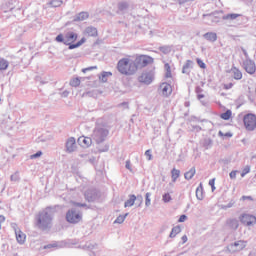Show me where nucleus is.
<instances>
[{"label":"nucleus","mask_w":256,"mask_h":256,"mask_svg":"<svg viewBox=\"0 0 256 256\" xmlns=\"http://www.w3.org/2000/svg\"><path fill=\"white\" fill-rule=\"evenodd\" d=\"M173 200V198L171 197V194L169 193H164L162 196V201L164 203H170Z\"/></svg>","instance_id":"f704fd0d"},{"label":"nucleus","mask_w":256,"mask_h":256,"mask_svg":"<svg viewBox=\"0 0 256 256\" xmlns=\"http://www.w3.org/2000/svg\"><path fill=\"white\" fill-rule=\"evenodd\" d=\"M239 221L242 223V225H245L246 227H254V225H256V217L252 214H241L239 216Z\"/></svg>","instance_id":"0eeeda50"},{"label":"nucleus","mask_w":256,"mask_h":256,"mask_svg":"<svg viewBox=\"0 0 256 256\" xmlns=\"http://www.w3.org/2000/svg\"><path fill=\"white\" fill-rule=\"evenodd\" d=\"M219 12H215L212 14H204L203 17L206 18L208 21H211L212 23H220L221 17L218 16Z\"/></svg>","instance_id":"a211bd4d"},{"label":"nucleus","mask_w":256,"mask_h":256,"mask_svg":"<svg viewBox=\"0 0 256 256\" xmlns=\"http://www.w3.org/2000/svg\"><path fill=\"white\" fill-rule=\"evenodd\" d=\"M230 207H233V203H229V204L227 205V208H228V209H230Z\"/></svg>","instance_id":"774afa93"},{"label":"nucleus","mask_w":256,"mask_h":256,"mask_svg":"<svg viewBox=\"0 0 256 256\" xmlns=\"http://www.w3.org/2000/svg\"><path fill=\"white\" fill-rule=\"evenodd\" d=\"M247 199H248L249 201H253V198H252L251 196H242V197H241V200H242V201H247Z\"/></svg>","instance_id":"6e6d98bb"},{"label":"nucleus","mask_w":256,"mask_h":256,"mask_svg":"<svg viewBox=\"0 0 256 256\" xmlns=\"http://www.w3.org/2000/svg\"><path fill=\"white\" fill-rule=\"evenodd\" d=\"M209 185H210L212 191H215V178L209 180Z\"/></svg>","instance_id":"603ef678"},{"label":"nucleus","mask_w":256,"mask_h":256,"mask_svg":"<svg viewBox=\"0 0 256 256\" xmlns=\"http://www.w3.org/2000/svg\"><path fill=\"white\" fill-rule=\"evenodd\" d=\"M196 199H198V201H203V184L202 183H200L196 189Z\"/></svg>","instance_id":"bb28decb"},{"label":"nucleus","mask_w":256,"mask_h":256,"mask_svg":"<svg viewBox=\"0 0 256 256\" xmlns=\"http://www.w3.org/2000/svg\"><path fill=\"white\" fill-rule=\"evenodd\" d=\"M193 65V61L187 60L182 68V73H184L185 75H189V73H191V70L193 69Z\"/></svg>","instance_id":"412c9836"},{"label":"nucleus","mask_w":256,"mask_h":256,"mask_svg":"<svg viewBox=\"0 0 256 256\" xmlns=\"http://www.w3.org/2000/svg\"><path fill=\"white\" fill-rule=\"evenodd\" d=\"M62 97H69V91L62 92Z\"/></svg>","instance_id":"052dcab7"},{"label":"nucleus","mask_w":256,"mask_h":256,"mask_svg":"<svg viewBox=\"0 0 256 256\" xmlns=\"http://www.w3.org/2000/svg\"><path fill=\"white\" fill-rule=\"evenodd\" d=\"M203 37L206 41H210V43H215V41H217V33L215 32H207Z\"/></svg>","instance_id":"4be33fe9"},{"label":"nucleus","mask_w":256,"mask_h":256,"mask_svg":"<svg viewBox=\"0 0 256 256\" xmlns=\"http://www.w3.org/2000/svg\"><path fill=\"white\" fill-rule=\"evenodd\" d=\"M125 167L126 169H128V171H130V173H133V168L131 167V160L126 161Z\"/></svg>","instance_id":"a18cd8bd"},{"label":"nucleus","mask_w":256,"mask_h":256,"mask_svg":"<svg viewBox=\"0 0 256 256\" xmlns=\"http://www.w3.org/2000/svg\"><path fill=\"white\" fill-rule=\"evenodd\" d=\"M226 225L233 231H237L239 229V220L237 218H230L226 221Z\"/></svg>","instance_id":"6ab92c4d"},{"label":"nucleus","mask_w":256,"mask_h":256,"mask_svg":"<svg viewBox=\"0 0 256 256\" xmlns=\"http://www.w3.org/2000/svg\"><path fill=\"white\" fill-rule=\"evenodd\" d=\"M196 93H201V89L199 87L196 88Z\"/></svg>","instance_id":"338daca9"},{"label":"nucleus","mask_w":256,"mask_h":256,"mask_svg":"<svg viewBox=\"0 0 256 256\" xmlns=\"http://www.w3.org/2000/svg\"><path fill=\"white\" fill-rule=\"evenodd\" d=\"M81 219H83V214H81V211L77 210V208H71L66 213V221L68 223L75 225L80 223Z\"/></svg>","instance_id":"39448f33"},{"label":"nucleus","mask_w":256,"mask_h":256,"mask_svg":"<svg viewBox=\"0 0 256 256\" xmlns=\"http://www.w3.org/2000/svg\"><path fill=\"white\" fill-rule=\"evenodd\" d=\"M136 201L139 202L138 207H141V205H143V196L141 195L136 196Z\"/></svg>","instance_id":"de8ad7c7"},{"label":"nucleus","mask_w":256,"mask_h":256,"mask_svg":"<svg viewBox=\"0 0 256 256\" xmlns=\"http://www.w3.org/2000/svg\"><path fill=\"white\" fill-rule=\"evenodd\" d=\"M145 205H146V207L151 206V193L150 192H147L145 195Z\"/></svg>","instance_id":"4c0bfd02"},{"label":"nucleus","mask_w":256,"mask_h":256,"mask_svg":"<svg viewBox=\"0 0 256 256\" xmlns=\"http://www.w3.org/2000/svg\"><path fill=\"white\" fill-rule=\"evenodd\" d=\"M231 72L233 74L234 79H236L237 81L243 79V73H241L240 70L237 69L236 67H233L231 69Z\"/></svg>","instance_id":"a878e982"},{"label":"nucleus","mask_w":256,"mask_h":256,"mask_svg":"<svg viewBox=\"0 0 256 256\" xmlns=\"http://www.w3.org/2000/svg\"><path fill=\"white\" fill-rule=\"evenodd\" d=\"M135 201H137V196L134 194L129 196V199L124 203V207H133L135 205Z\"/></svg>","instance_id":"393cba45"},{"label":"nucleus","mask_w":256,"mask_h":256,"mask_svg":"<svg viewBox=\"0 0 256 256\" xmlns=\"http://www.w3.org/2000/svg\"><path fill=\"white\" fill-rule=\"evenodd\" d=\"M49 5L51 7H61V5H63V1L61 0H52L49 2Z\"/></svg>","instance_id":"c9c22d12"},{"label":"nucleus","mask_w":256,"mask_h":256,"mask_svg":"<svg viewBox=\"0 0 256 256\" xmlns=\"http://www.w3.org/2000/svg\"><path fill=\"white\" fill-rule=\"evenodd\" d=\"M171 175H172V182L175 183L177 179H179V176L181 175V171L174 168L171 171Z\"/></svg>","instance_id":"2f4dec72"},{"label":"nucleus","mask_w":256,"mask_h":256,"mask_svg":"<svg viewBox=\"0 0 256 256\" xmlns=\"http://www.w3.org/2000/svg\"><path fill=\"white\" fill-rule=\"evenodd\" d=\"M71 87H79L81 85V80L79 78H74L70 81Z\"/></svg>","instance_id":"e433bc0d"},{"label":"nucleus","mask_w":256,"mask_h":256,"mask_svg":"<svg viewBox=\"0 0 256 256\" xmlns=\"http://www.w3.org/2000/svg\"><path fill=\"white\" fill-rule=\"evenodd\" d=\"M250 172H251V167L246 166L241 173V177H245V175H247V173H250Z\"/></svg>","instance_id":"c03bdc74"},{"label":"nucleus","mask_w":256,"mask_h":256,"mask_svg":"<svg viewBox=\"0 0 256 256\" xmlns=\"http://www.w3.org/2000/svg\"><path fill=\"white\" fill-rule=\"evenodd\" d=\"M129 2L127 1H121L118 3V11L117 13H119L120 15H123L125 13H127V11H129Z\"/></svg>","instance_id":"dca6fc26"},{"label":"nucleus","mask_w":256,"mask_h":256,"mask_svg":"<svg viewBox=\"0 0 256 256\" xmlns=\"http://www.w3.org/2000/svg\"><path fill=\"white\" fill-rule=\"evenodd\" d=\"M243 65H244L245 71L248 72L249 75H254L256 71L255 62H253L251 59H246Z\"/></svg>","instance_id":"f8f14e48"},{"label":"nucleus","mask_w":256,"mask_h":256,"mask_svg":"<svg viewBox=\"0 0 256 256\" xmlns=\"http://www.w3.org/2000/svg\"><path fill=\"white\" fill-rule=\"evenodd\" d=\"M150 62H151V57L149 56H145V55L137 56L134 60L136 71L137 69H143V67H147V65H149Z\"/></svg>","instance_id":"1a4fd4ad"},{"label":"nucleus","mask_w":256,"mask_h":256,"mask_svg":"<svg viewBox=\"0 0 256 256\" xmlns=\"http://www.w3.org/2000/svg\"><path fill=\"white\" fill-rule=\"evenodd\" d=\"M72 204H73L75 207H87V204H85V203L72 202Z\"/></svg>","instance_id":"864d4df0"},{"label":"nucleus","mask_w":256,"mask_h":256,"mask_svg":"<svg viewBox=\"0 0 256 256\" xmlns=\"http://www.w3.org/2000/svg\"><path fill=\"white\" fill-rule=\"evenodd\" d=\"M95 69H97V66H90V67L84 68V69L82 70V72H83V73H87V71H93V70H95Z\"/></svg>","instance_id":"09e8293b"},{"label":"nucleus","mask_w":256,"mask_h":256,"mask_svg":"<svg viewBox=\"0 0 256 256\" xmlns=\"http://www.w3.org/2000/svg\"><path fill=\"white\" fill-rule=\"evenodd\" d=\"M159 91L163 97H169L172 93L173 89L171 88V84L169 83H162L159 87Z\"/></svg>","instance_id":"4468645a"},{"label":"nucleus","mask_w":256,"mask_h":256,"mask_svg":"<svg viewBox=\"0 0 256 256\" xmlns=\"http://www.w3.org/2000/svg\"><path fill=\"white\" fill-rule=\"evenodd\" d=\"M224 136H225V137H233V134H231V133H226V134H224Z\"/></svg>","instance_id":"69168bd1"},{"label":"nucleus","mask_w":256,"mask_h":256,"mask_svg":"<svg viewBox=\"0 0 256 256\" xmlns=\"http://www.w3.org/2000/svg\"><path fill=\"white\" fill-rule=\"evenodd\" d=\"M9 68V61L5 60V58H0V71H7Z\"/></svg>","instance_id":"c756f323"},{"label":"nucleus","mask_w":256,"mask_h":256,"mask_svg":"<svg viewBox=\"0 0 256 256\" xmlns=\"http://www.w3.org/2000/svg\"><path fill=\"white\" fill-rule=\"evenodd\" d=\"M77 151V142L74 137H70L66 141V153H75Z\"/></svg>","instance_id":"9b49d317"},{"label":"nucleus","mask_w":256,"mask_h":256,"mask_svg":"<svg viewBox=\"0 0 256 256\" xmlns=\"http://www.w3.org/2000/svg\"><path fill=\"white\" fill-rule=\"evenodd\" d=\"M247 247V241L245 240H237L234 243L229 244L226 249L228 253H239V251H243Z\"/></svg>","instance_id":"423d86ee"},{"label":"nucleus","mask_w":256,"mask_h":256,"mask_svg":"<svg viewBox=\"0 0 256 256\" xmlns=\"http://www.w3.org/2000/svg\"><path fill=\"white\" fill-rule=\"evenodd\" d=\"M20 177H19V172H15L14 174L11 175L10 177V181H14L17 182L19 181Z\"/></svg>","instance_id":"37998d69"},{"label":"nucleus","mask_w":256,"mask_h":256,"mask_svg":"<svg viewBox=\"0 0 256 256\" xmlns=\"http://www.w3.org/2000/svg\"><path fill=\"white\" fill-rule=\"evenodd\" d=\"M78 37L79 35L77 33L73 31H69V32H66L65 35L59 34L55 38V41H57V43H63L64 45H68V49L73 50L81 47V45H83V43L87 41V39L83 37L76 44H73L75 43V41H77Z\"/></svg>","instance_id":"f257e3e1"},{"label":"nucleus","mask_w":256,"mask_h":256,"mask_svg":"<svg viewBox=\"0 0 256 256\" xmlns=\"http://www.w3.org/2000/svg\"><path fill=\"white\" fill-rule=\"evenodd\" d=\"M213 144V141H211V139L206 138L203 140V147H205L206 149H209V147H211V145Z\"/></svg>","instance_id":"58836bf2"},{"label":"nucleus","mask_w":256,"mask_h":256,"mask_svg":"<svg viewBox=\"0 0 256 256\" xmlns=\"http://www.w3.org/2000/svg\"><path fill=\"white\" fill-rule=\"evenodd\" d=\"M107 135H109V130L101 125H96L94 131L92 133V139L99 145V143H103L107 139Z\"/></svg>","instance_id":"20e7f679"},{"label":"nucleus","mask_w":256,"mask_h":256,"mask_svg":"<svg viewBox=\"0 0 256 256\" xmlns=\"http://www.w3.org/2000/svg\"><path fill=\"white\" fill-rule=\"evenodd\" d=\"M164 69L166 70V77L169 79L171 78V66H169V64H165L164 65Z\"/></svg>","instance_id":"ea45409f"},{"label":"nucleus","mask_w":256,"mask_h":256,"mask_svg":"<svg viewBox=\"0 0 256 256\" xmlns=\"http://www.w3.org/2000/svg\"><path fill=\"white\" fill-rule=\"evenodd\" d=\"M231 115H232V112L231 110H227L226 112L222 113L220 115L221 119H223L224 121H229L231 119Z\"/></svg>","instance_id":"473e14b6"},{"label":"nucleus","mask_w":256,"mask_h":256,"mask_svg":"<svg viewBox=\"0 0 256 256\" xmlns=\"http://www.w3.org/2000/svg\"><path fill=\"white\" fill-rule=\"evenodd\" d=\"M229 176H230V179H237V171L230 172Z\"/></svg>","instance_id":"5fc2aeb1"},{"label":"nucleus","mask_w":256,"mask_h":256,"mask_svg":"<svg viewBox=\"0 0 256 256\" xmlns=\"http://www.w3.org/2000/svg\"><path fill=\"white\" fill-rule=\"evenodd\" d=\"M198 99H199V101H201V99H203L204 97H205V95H203V94H198Z\"/></svg>","instance_id":"0e129e2a"},{"label":"nucleus","mask_w":256,"mask_h":256,"mask_svg":"<svg viewBox=\"0 0 256 256\" xmlns=\"http://www.w3.org/2000/svg\"><path fill=\"white\" fill-rule=\"evenodd\" d=\"M153 79H155L153 71H145L141 76H139L138 81L140 83H144V85H151V83H153Z\"/></svg>","instance_id":"9d476101"},{"label":"nucleus","mask_w":256,"mask_h":256,"mask_svg":"<svg viewBox=\"0 0 256 256\" xmlns=\"http://www.w3.org/2000/svg\"><path fill=\"white\" fill-rule=\"evenodd\" d=\"M160 51L162 53H164L165 55H167L171 51V46H162V47H160Z\"/></svg>","instance_id":"a19ab883"},{"label":"nucleus","mask_w":256,"mask_h":256,"mask_svg":"<svg viewBox=\"0 0 256 256\" xmlns=\"http://www.w3.org/2000/svg\"><path fill=\"white\" fill-rule=\"evenodd\" d=\"M238 17H241V14L231 13L223 15L222 19L223 21H235V19H237Z\"/></svg>","instance_id":"5701e85b"},{"label":"nucleus","mask_w":256,"mask_h":256,"mask_svg":"<svg viewBox=\"0 0 256 256\" xmlns=\"http://www.w3.org/2000/svg\"><path fill=\"white\" fill-rule=\"evenodd\" d=\"M113 75V73L111 72H105L103 71L100 75H99V79L102 83H107V80L109 79V77H111Z\"/></svg>","instance_id":"cd10ccee"},{"label":"nucleus","mask_w":256,"mask_h":256,"mask_svg":"<svg viewBox=\"0 0 256 256\" xmlns=\"http://www.w3.org/2000/svg\"><path fill=\"white\" fill-rule=\"evenodd\" d=\"M117 69L122 75H135L137 73V66L131 58H122L118 61Z\"/></svg>","instance_id":"f03ea898"},{"label":"nucleus","mask_w":256,"mask_h":256,"mask_svg":"<svg viewBox=\"0 0 256 256\" xmlns=\"http://www.w3.org/2000/svg\"><path fill=\"white\" fill-rule=\"evenodd\" d=\"M100 151H102L103 153H105V151H109V146L106 145V146L104 147V149H102V150H100Z\"/></svg>","instance_id":"e2e57ef3"},{"label":"nucleus","mask_w":256,"mask_h":256,"mask_svg":"<svg viewBox=\"0 0 256 256\" xmlns=\"http://www.w3.org/2000/svg\"><path fill=\"white\" fill-rule=\"evenodd\" d=\"M84 195L85 199H87L90 203H92L93 201H97V199L99 198V192H97V190L95 189L86 191Z\"/></svg>","instance_id":"2eb2a0df"},{"label":"nucleus","mask_w":256,"mask_h":256,"mask_svg":"<svg viewBox=\"0 0 256 256\" xmlns=\"http://www.w3.org/2000/svg\"><path fill=\"white\" fill-rule=\"evenodd\" d=\"M84 35H86L87 37H97L98 35L97 28L93 26L86 27L84 30Z\"/></svg>","instance_id":"aec40b11"},{"label":"nucleus","mask_w":256,"mask_h":256,"mask_svg":"<svg viewBox=\"0 0 256 256\" xmlns=\"http://www.w3.org/2000/svg\"><path fill=\"white\" fill-rule=\"evenodd\" d=\"M86 19H89V13L87 12H80L74 17V21H86Z\"/></svg>","instance_id":"b1692460"},{"label":"nucleus","mask_w":256,"mask_h":256,"mask_svg":"<svg viewBox=\"0 0 256 256\" xmlns=\"http://www.w3.org/2000/svg\"><path fill=\"white\" fill-rule=\"evenodd\" d=\"M1 223H5V216L0 215V229H1Z\"/></svg>","instance_id":"13d9d810"},{"label":"nucleus","mask_w":256,"mask_h":256,"mask_svg":"<svg viewBox=\"0 0 256 256\" xmlns=\"http://www.w3.org/2000/svg\"><path fill=\"white\" fill-rule=\"evenodd\" d=\"M91 143H93V138L81 136L78 138V144L81 147H91Z\"/></svg>","instance_id":"f3484780"},{"label":"nucleus","mask_w":256,"mask_h":256,"mask_svg":"<svg viewBox=\"0 0 256 256\" xmlns=\"http://www.w3.org/2000/svg\"><path fill=\"white\" fill-rule=\"evenodd\" d=\"M243 121L247 131H255L256 116L254 114H246L243 118Z\"/></svg>","instance_id":"6e6552de"},{"label":"nucleus","mask_w":256,"mask_h":256,"mask_svg":"<svg viewBox=\"0 0 256 256\" xmlns=\"http://www.w3.org/2000/svg\"><path fill=\"white\" fill-rule=\"evenodd\" d=\"M196 62H197L200 69H206L207 65H205V62H203V60L197 58Z\"/></svg>","instance_id":"79ce46f5"},{"label":"nucleus","mask_w":256,"mask_h":256,"mask_svg":"<svg viewBox=\"0 0 256 256\" xmlns=\"http://www.w3.org/2000/svg\"><path fill=\"white\" fill-rule=\"evenodd\" d=\"M181 240L182 243L185 244V242L188 240L187 235L182 236Z\"/></svg>","instance_id":"bf43d9fd"},{"label":"nucleus","mask_w":256,"mask_h":256,"mask_svg":"<svg viewBox=\"0 0 256 256\" xmlns=\"http://www.w3.org/2000/svg\"><path fill=\"white\" fill-rule=\"evenodd\" d=\"M195 173H196L195 167H192L188 172L184 174V177L185 179H187V181H190L192 177H195Z\"/></svg>","instance_id":"7c9ffc66"},{"label":"nucleus","mask_w":256,"mask_h":256,"mask_svg":"<svg viewBox=\"0 0 256 256\" xmlns=\"http://www.w3.org/2000/svg\"><path fill=\"white\" fill-rule=\"evenodd\" d=\"M53 222V209L46 208L42 212L39 213L37 218V225L39 229H49L51 227V223Z\"/></svg>","instance_id":"7ed1b4c3"},{"label":"nucleus","mask_w":256,"mask_h":256,"mask_svg":"<svg viewBox=\"0 0 256 256\" xmlns=\"http://www.w3.org/2000/svg\"><path fill=\"white\" fill-rule=\"evenodd\" d=\"M232 87H233L232 83L225 85V89H231Z\"/></svg>","instance_id":"680f3d73"},{"label":"nucleus","mask_w":256,"mask_h":256,"mask_svg":"<svg viewBox=\"0 0 256 256\" xmlns=\"http://www.w3.org/2000/svg\"><path fill=\"white\" fill-rule=\"evenodd\" d=\"M187 221V215L183 214L180 216L178 223H185Z\"/></svg>","instance_id":"3c124183"},{"label":"nucleus","mask_w":256,"mask_h":256,"mask_svg":"<svg viewBox=\"0 0 256 256\" xmlns=\"http://www.w3.org/2000/svg\"><path fill=\"white\" fill-rule=\"evenodd\" d=\"M129 215V213H126L124 215H120L116 218V220L114 221V223H118L119 225H121V223H123L125 221V219H127V216Z\"/></svg>","instance_id":"72a5a7b5"},{"label":"nucleus","mask_w":256,"mask_h":256,"mask_svg":"<svg viewBox=\"0 0 256 256\" xmlns=\"http://www.w3.org/2000/svg\"><path fill=\"white\" fill-rule=\"evenodd\" d=\"M179 233H181V226H175L172 228L169 237L171 239L177 237V235H179Z\"/></svg>","instance_id":"c85d7f7f"},{"label":"nucleus","mask_w":256,"mask_h":256,"mask_svg":"<svg viewBox=\"0 0 256 256\" xmlns=\"http://www.w3.org/2000/svg\"><path fill=\"white\" fill-rule=\"evenodd\" d=\"M53 247H57V244H48V245L44 246V249H51Z\"/></svg>","instance_id":"4d7b16f0"},{"label":"nucleus","mask_w":256,"mask_h":256,"mask_svg":"<svg viewBox=\"0 0 256 256\" xmlns=\"http://www.w3.org/2000/svg\"><path fill=\"white\" fill-rule=\"evenodd\" d=\"M12 227L15 231L16 241H18L20 245H23V243H25V239H27V235H25L21 230H17V224H12Z\"/></svg>","instance_id":"ddd939ff"},{"label":"nucleus","mask_w":256,"mask_h":256,"mask_svg":"<svg viewBox=\"0 0 256 256\" xmlns=\"http://www.w3.org/2000/svg\"><path fill=\"white\" fill-rule=\"evenodd\" d=\"M145 155L148 158V161H151V159H153V155L151 154V150H146Z\"/></svg>","instance_id":"8fccbe9b"},{"label":"nucleus","mask_w":256,"mask_h":256,"mask_svg":"<svg viewBox=\"0 0 256 256\" xmlns=\"http://www.w3.org/2000/svg\"><path fill=\"white\" fill-rule=\"evenodd\" d=\"M41 155H43V152L38 151L35 154L31 155V159H37V158L41 157Z\"/></svg>","instance_id":"49530a36"}]
</instances>
